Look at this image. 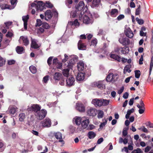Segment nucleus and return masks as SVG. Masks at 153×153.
Listing matches in <instances>:
<instances>
[{"mask_svg": "<svg viewBox=\"0 0 153 153\" xmlns=\"http://www.w3.org/2000/svg\"><path fill=\"white\" fill-rule=\"evenodd\" d=\"M137 107L138 108H143L144 109L145 108V105L143 101L141 100L140 102V104H137Z\"/></svg>", "mask_w": 153, "mask_h": 153, "instance_id": "c9c22d12", "label": "nucleus"}, {"mask_svg": "<svg viewBox=\"0 0 153 153\" xmlns=\"http://www.w3.org/2000/svg\"><path fill=\"white\" fill-rule=\"evenodd\" d=\"M78 47L79 50H84L85 49L86 46L82 43L81 40H80L78 43Z\"/></svg>", "mask_w": 153, "mask_h": 153, "instance_id": "393cba45", "label": "nucleus"}, {"mask_svg": "<svg viewBox=\"0 0 153 153\" xmlns=\"http://www.w3.org/2000/svg\"><path fill=\"white\" fill-rule=\"evenodd\" d=\"M138 129L141 130L142 131L146 133H147L149 132V131L147 129L145 128V127L144 126H142L141 127L139 128Z\"/></svg>", "mask_w": 153, "mask_h": 153, "instance_id": "4c0bfd02", "label": "nucleus"}, {"mask_svg": "<svg viewBox=\"0 0 153 153\" xmlns=\"http://www.w3.org/2000/svg\"><path fill=\"white\" fill-rule=\"evenodd\" d=\"M59 62L57 58L53 59V65H56Z\"/></svg>", "mask_w": 153, "mask_h": 153, "instance_id": "e2e57ef3", "label": "nucleus"}, {"mask_svg": "<svg viewBox=\"0 0 153 153\" xmlns=\"http://www.w3.org/2000/svg\"><path fill=\"white\" fill-rule=\"evenodd\" d=\"M77 67L79 71H83L86 67L84 63L82 61H79L77 64Z\"/></svg>", "mask_w": 153, "mask_h": 153, "instance_id": "a211bd4d", "label": "nucleus"}, {"mask_svg": "<svg viewBox=\"0 0 153 153\" xmlns=\"http://www.w3.org/2000/svg\"><path fill=\"white\" fill-rule=\"evenodd\" d=\"M139 109L138 110V112L139 114H142L144 113L145 110V108L144 109L143 108H139Z\"/></svg>", "mask_w": 153, "mask_h": 153, "instance_id": "69168bd1", "label": "nucleus"}, {"mask_svg": "<svg viewBox=\"0 0 153 153\" xmlns=\"http://www.w3.org/2000/svg\"><path fill=\"white\" fill-rule=\"evenodd\" d=\"M118 78L117 74L114 75L113 73H111L107 76L106 80L108 82H114Z\"/></svg>", "mask_w": 153, "mask_h": 153, "instance_id": "0eeeda50", "label": "nucleus"}, {"mask_svg": "<svg viewBox=\"0 0 153 153\" xmlns=\"http://www.w3.org/2000/svg\"><path fill=\"white\" fill-rule=\"evenodd\" d=\"M140 5H139L138 6V8L136 9L135 11V15H139L140 13Z\"/></svg>", "mask_w": 153, "mask_h": 153, "instance_id": "6e6d98bb", "label": "nucleus"}, {"mask_svg": "<svg viewBox=\"0 0 153 153\" xmlns=\"http://www.w3.org/2000/svg\"><path fill=\"white\" fill-rule=\"evenodd\" d=\"M109 13L111 16L112 17H115L118 15V11L117 9H113L110 11Z\"/></svg>", "mask_w": 153, "mask_h": 153, "instance_id": "5701e85b", "label": "nucleus"}, {"mask_svg": "<svg viewBox=\"0 0 153 153\" xmlns=\"http://www.w3.org/2000/svg\"><path fill=\"white\" fill-rule=\"evenodd\" d=\"M104 80L98 81L95 82L94 85L99 88L100 89H105V85L104 83Z\"/></svg>", "mask_w": 153, "mask_h": 153, "instance_id": "4468645a", "label": "nucleus"}, {"mask_svg": "<svg viewBox=\"0 0 153 153\" xmlns=\"http://www.w3.org/2000/svg\"><path fill=\"white\" fill-rule=\"evenodd\" d=\"M104 115L103 112L101 110H99L98 112L97 117L98 118H102Z\"/></svg>", "mask_w": 153, "mask_h": 153, "instance_id": "79ce46f5", "label": "nucleus"}, {"mask_svg": "<svg viewBox=\"0 0 153 153\" xmlns=\"http://www.w3.org/2000/svg\"><path fill=\"white\" fill-rule=\"evenodd\" d=\"M80 13H79L77 11H73L71 12L70 15L71 16H72L73 17H75L77 15H79V16L80 14Z\"/></svg>", "mask_w": 153, "mask_h": 153, "instance_id": "58836bf2", "label": "nucleus"}, {"mask_svg": "<svg viewBox=\"0 0 153 153\" xmlns=\"http://www.w3.org/2000/svg\"><path fill=\"white\" fill-rule=\"evenodd\" d=\"M82 122L81 123L82 127L83 128H86L89 123V119L87 117H82Z\"/></svg>", "mask_w": 153, "mask_h": 153, "instance_id": "9d476101", "label": "nucleus"}, {"mask_svg": "<svg viewBox=\"0 0 153 153\" xmlns=\"http://www.w3.org/2000/svg\"><path fill=\"white\" fill-rule=\"evenodd\" d=\"M147 33H144L143 31H140V35L141 36H146V39L147 38V36H146Z\"/></svg>", "mask_w": 153, "mask_h": 153, "instance_id": "bf43d9fd", "label": "nucleus"}, {"mask_svg": "<svg viewBox=\"0 0 153 153\" xmlns=\"http://www.w3.org/2000/svg\"><path fill=\"white\" fill-rule=\"evenodd\" d=\"M54 136L57 140H59V142H62L63 141L62 140V134L61 133L59 132L55 133L54 134Z\"/></svg>", "mask_w": 153, "mask_h": 153, "instance_id": "4be33fe9", "label": "nucleus"}, {"mask_svg": "<svg viewBox=\"0 0 153 153\" xmlns=\"http://www.w3.org/2000/svg\"><path fill=\"white\" fill-rule=\"evenodd\" d=\"M52 11L54 16L55 17H57L58 16V13L56 10L55 9H53L52 10Z\"/></svg>", "mask_w": 153, "mask_h": 153, "instance_id": "680f3d73", "label": "nucleus"}, {"mask_svg": "<svg viewBox=\"0 0 153 153\" xmlns=\"http://www.w3.org/2000/svg\"><path fill=\"white\" fill-rule=\"evenodd\" d=\"M31 6L33 7H35L37 11L42 10L44 9V4L42 1H35L34 2L31 4Z\"/></svg>", "mask_w": 153, "mask_h": 153, "instance_id": "20e7f679", "label": "nucleus"}, {"mask_svg": "<svg viewBox=\"0 0 153 153\" xmlns=\"http://www.w3.org/2000/svg\"><path fill=\"white\" fill-rule=\"evenodd\" d=\"M24 50V48L22 47L17 46L16 48L17 52L19 54L21 53Z\"/></svg>", "mask_w": 153, "mask_h": 153, "instance_id": "473e14b6", "label": "nucleus"}, {"mask_svg": "<svg viewBox=\"0 0 153 153\" xmlns=\"http://www.w3.org/2000/svg\"><path fill=\"white\" fill-rule=\"evenodd\" d=\"M71 58V59L73 58V59H71L70 61H69V63H68L66 66V67L67 68L65 69L62 71L63 75L66 77H68L70 76L69 74L70 69H71L73 66L74 64L75 63L74 59L75 60L76 59V57H74V56H72Z\"/></svg>", "mask_w": 153, "mask_h": 153, "instance_id": "f03ea898", "label": "nucleus"}, {"mask_svg": "<svg viewBox=\"0 0 153 153\" xmlns=\"http://www.w3.org/2000/svg\"><path fill=\"white\" fill-rule=\"evenodd\" d=\"M125 16L123 14H120V15L117 18V19L118 20L120 21L124 18Z\"/></svg>", "mask_w": 153, "mask_h": 153, "instance_id": "13d9d810", "label": "nucleus"}, {"mask_svg": "<svg viewBox=\"0 0 153 153\" xmlns=\"http://www.w3.org/2000/svg\"><path fill=\"white\" fill-rule=\"evenodd\" d=\"M84 4L83 1H80L79 4L76 6V11H77L79 13H80L82 11L84 8Z\"/></svg>", "mask_w": 153, "mask_h": 153, "instance_id": "f8f14e48", "label": "nucleus"}, {"mask_svg": "<svg viewBox=\"0 0 153 153\" xmlns=\"http://www.w3.org/2000/svg\"><path fill=\"white\" fill-rule=\"evenodd\" d=\"M100 2V0H93L92 5L94 7L97 6H98Z\"/></svg>", "mask_w": 153, "mask_h": 153, "instance_id": "f704fd0d", "label": "nucleus"}, {"mask_svg": "<svg viewBox=\"0 0 153 153\" xmlns=\"http://www.w3.org/2000/svg\"><path fill=\"white\" fill-rule=\"evenodd\" d=\"M136 20L140 25H142L144 23V21L142 19H140L138 17L136 18Z\"/></svg>", "mask_w": 153, "mask_h": 153, "instance_id": "09e8293b", "label": "nucleus"}, {"mask_svg": "<svg viewBox=\"0 0 153 153\" xmlns=\"http://www.w3.org/2000/svg\"><path fill=\"white\" fill-rule=\"evenodd\" d=\"M85 78V74L82 73H79L76 77V79L78 81H82L84 80Z\"/></svg>", "mask_w": 153, "mask_h": 153, "instance_id": "b1692460", "label": "nucleus"}, {"mask_svg": "<svg viewBox=\"0 0 153 153\" xmlns=\"http://www.w3.org/2000/svg\"><path fill=\"white\" fill-rule=\"evenodd\" d=\"M124 32L126 36L130 38H131L134 36V34L130 28L127 25L125 26Z\"/></svg>", "mask_w": 153, "mask_h": 153, "instance_id": "6e6552de", "label": "nucleus"}, {"mask_svg": "<svg viewBox=\"0 0 153 153\" xmlns=\"http://www.w3.org/2000/svg\"><path fill=\"white\" fill-rule=\"evenodd\" d=\"M146 126H149L150 128H153V123H152L150 122H148Z\"/></svg>", "mask_w": 153, "mask_h": 153, "instance_id": "774afa93", "label": "nucleus"}, {"mask_svg": "<svg viewBox=\"0 0 153 153\" xmlns=\"http://www.w3.org/2000/svg\"><path fill=\"white\" fill-rule=\"evenodd\" d=\"M143 152L141 149L139 148H137L136 149L133 150L131 153H143Z\"/></svg>", "mask_w": 153, "mask_h": 153, "instance_id": "a18cd8bd", "label": "nucleus"}, {"mask_svg": "<svg viewBox=\"0 0 153 153\" xmlns=\"http://www.w3.org/2000/svg\"><path fill=\"white\" fill-rule=\"evenodd\" d=\"M82 120V118L76 116L73 119V122L77 126L79 125Z\"/></svg>", "mask_w": 153, "mask_h": 153, "instance_id": "6ab92c4d", "label": "nucleus"}, {"mask_svg": "<svg viewBox=\"0 0 153 153\" xmlns=\"http://www.w3.org/2000/svg\"><path fill=\"white\" fill-rule=\"evenodd\" d=\"M131 65H126L124 68L123 73L126 74L127 72L130 73L131 71L130 68H131Z\"/></svg>", "mask_w": 153, "mask_h": 153, "instance_id": "cd10ccee", "label": "nucleus"}, {"mask_svg": "<svg viewBox=\"0 0 153 153\" xmlns=\"http://www.w3.org/2000/svg\"><path fill=\"white\" fill-rule=\"evenodd\" d=\"M102 121L103 122L101 123L100 126V128H102L106 124L107 120L106 119H103Z\"/></svg>", "mask_w": 153, "mask_h": 153, "instance_id": "49530a36", "label": "nucleus"}, {"mask_svg": "<svg viewBox=\"0 0 153 153\" xmlns=\"http://www.w3.org/2000/svg\"><path fill=\"white\" fill-rule=\"evenodd\" d=\"M75 81L74 78L72 76H70L69 78L66 79V84L68 85L71 86L73 85L74 81Z\"/></svg>", "mask_w": 153, "mask_h": 153, "instance_id": "f3484780", "label": "nucleus"}, {"mask_svg": "<svg viewBox=\"0 0 153 153\" xmlns=\"http://www.w3.org/2000/svg\"><path fill=\"white\" fill-rule=\"evenodd\" d=\"M53 58V56L50 57L47 60V63L48 65H50L51 64L52 60Z\"/></svg>", "mask_w": 153, "mask_h": 153, "instance_id": "052dcab7", "label": "nucleus"}, {"mask_svg": "<svg viewBox=\"0 0 153 153\" xmlns=\"http://www.w3.org/2000/svg\"><path fill=\"white\" fill-rule=\"evenodd\" d=\"M120 42L123 45H128L130 43L128 39L126 37H121L119 39Z\"/></svg>", "mask_w": 153, "mask_h": 153, "instance_id": "dca6fc26", "label": "nucleus"}, {"mask_svg": "<svg viewBox=\"0 0 153 153\" xmlns=\"http://www.w3.org/2000/svg\"><path fill=\"white\" fill-rule=\"evenodd\" d=\"M134 111V109L133 108H132L131 109L128 110L127 111V114L125 116L126 118L127 119H128L130 115L131 114L133 113Z\"/></svg>", "mask_w": 153, "mask_h": 153, "instance_id": "c756f323", "label": "nucleus"}, {"mask_svg": "<svg viewBox=\"0 0 153 153\" xmlns=\"http://www.w3.org/2000/svg\"><path fill=\"white\" fill-rule=\"evenodd\" d=\"M29 69L31 72L33 74H35L36 72V68L33 65H31Z\"/></svg>", "mask_w": 153, "mask_h": 153, "instance_id": "e433bc0d", "label": "nucleus"}, {"mask_svg": "<svg viewBox=\"0 0 153 153\" xmlns=\"http://www.w3.org/2000/svg\"><path fill=\"white\" fill-rule=\"evenodd\" d=\"M5 59L0 56V66H3L5 64Z\"/></svg>", "mask_w": 153, "mask_h": 153, "instance_id": "37998d69", "label": "nucleus"}, {"mask_svg": "<svg viewBox=\"0 0 153 153\" xmlns=\"http://www.w3.org/2000/svg\"><path fill=\"white\" fill-rule=\"evenodd\" d=\"M0 7L2 9H8L11 10L14 8V7H11V6L5 4L0 5Z\"/></svg>", "mask_w": 153, "mask_h": 153, "instance_id": "bb28decb", "label": "nucleus"}, {"mask_svg": "<svg viewBox=\"0 0 153 153\" xmlns=\"http://www.w3.org/2000/svg\"><path fill=\"white\" fill-rule=\"evenodd\" d=\"M92 103L96 107H100L102 106H105L108 105L109 103V101L102 99H95L92 100Z\"/></svg>", "mask_w": 153, "mask_h": 153, "instance_id": "7ed1b4c3", "label": "nucleus"}, {"mask_svg": "<svg viewBox=\"0 0 153 153\" xmlns=\"http://www.w3.org/2000/svg\"><path fill=\"white\" fill-rule=\"evenodd\" d=\"M65 58L63 59L62 60L63 62H65L68 59V56L66 54L64 55Z\"/></svg>", "mask_w": 153, "mask_h": 153, "instance_id": "0e129e2a", "label": "nucleus"}, {"mask_svg": "<svg viewBox=\"0 0 153 153\" xmlns=\"http://www.w3.org/2000/svg\"><path fill=\"white\" fill-rule=\"evenodd\" d=\"M87 9L85 6L83 10L80 12L79 17V20L86 24H91L93 22L91 14L86 11Z\"/></svg>", "mask_w": 153, "mask_h": 153, "instance_id": "f257e3e1", "label": "nucleus"}, {"mask_svg": "<svg viewBox=\"0 0 153 153\" xmlns=\"http://www.w3.org/2000/svg\"><path fill=\"white\" fill-rule=\"evenodd\" d=\"M135 74V77L137 78H138L140 75V71L139 70H136L134 71Z\"/></svg>", "mask_w": 153, "mask_h": 153, "instance_id": "de8ad7c7", "label": "nucleus"}, {"mask_svg": "<svg viewBox=\"0 0 153 153\" xmlns=\"http://www.w3.org/2000/svg\"><path fill=\"white\" fill-rule=\"evenodd\" d=\"M19 121H23L25 118V114L23 113H21L19 114Z\"/></svg>", "mask_w": 153, "mask_h": 153, "instance_id": "ea45409f", "label": "nucleus"}, {"mask_svg": "<svg viewBox=\"0 0 153 153\" xmlns=\"http://www.w3.org/2000/svg\"><path fill=\"white\" fill-rule=\"evenodd\" d=\"M12 23V22H6L4 23V26L6 27V28H8L9 26Z\"/></svg>", "mask_w": 153, "mask_h": 153, "instance_id": "4d7b16f0", "label": "nucleus"}, {"mask_svg": "<svg viewBox=\"0 0 153 153\" xmlns=\"http://www.w3.org/2000/svg\"><path fill=\"white\" fill-rule=\"evenodd\" d=\"M42 27L45 29H48L49 28V26L48 23H44L42 24Z\"/></svg>", "mask_w": 153, "mask_h": 153, "instance_id": "3c124183", "label": "nucleus"}, {"mask_svg": "<svg viewBox=\"0 0 153 153\" xmlns=\"http://www.w3.org/2000/svg\"><path fill=\"white\" fill-rule=\"evenodd\" d=\"M16 111V108L14 107H11L9 109V112L10 113L14 114Z\"/></svg>", "mask_w": 153, "mask_h": 153, "instance_id": "c03bdc74", "label": "nucleus"}, {"mask_svg": "<svg viewBox=\"0 0 153 153\" xmlns=\"http://www.w3.org/2000/svg\"><path fill=\"white\" fill-rule=\"evenodd\" d=\"M103 141V138L102 137H101L97 141V144H100L102 143Z\"/></svg>", "mask_w": 153, "mask_h": 153, "instance_id": "338daca9", "label": "nucleus"}, {"mask_svg": "<svg viewBox=\"0 0 153 153\" xmlns=\"http://www.w3.org/2000/svg\"><path fill=\"white\" fill-rule=\"evenodd\" d=\"M110 57L111 58L114 59L115 60L120 62L121 60V58L119 56L115 54L111 53Z\"/></svg>", "mask_w": 153, "mask_h": 153, "instance_id": "7c9ffc66", "label": "nucleus"}, {"mask_svg": "<svg viewBox=\"0 0 153 153\" xmlns=\"http://www.w3.org/2000/svg\"><path fill=\"white\" fill-rule=\"evenodd\" d=\"M69 23L72 25H74L75 26H79V23L77 19L75 20L74 22H70Z\"/></svg>", "mask_w": 153, "mask_h": 153, "instance_id": "a19ab883", "label": "nucleus"}, {"mask_svg": "<svg viewBox=\"0 0 153 153\" xmlns=\"http://www.w3.org/2000/svg\"><path fill=\"white\" fill-rule=\"evenodd\" d=\"M42 126L44 127H50L51 125V122L48 118H46L41 123Z\"/></svg>", "mask_w": 153, "mask_h": 153, "instance_id": "9b49d317", "label": "nucleus"}, {"mask_svg": "<svg viewBox=\"0 0 153 153\" xmlns=\"http://www.w3.org/2000/svg\"><path fill=\"white\" fill-rule=\"evenodd\" d=\"M76 108L79 112H83L85 111V108L84 106L81 103H76Z\"/></svg>", "mask_w": 153, "mask_h": 153, "instance_id": "2eb2a0df", "label": "nucleus"}, {"mask_svg": "<svg viewBox=\"0 0 153 153\" xmlns=\"http://www.w3.org/2000/svg\"><path fill=\"white\" fill-rule=\"evenodd\" d=\"M62 75L61 73L56 72L54 75V79L56 80H60L62 77Z\"/></svg>", "mask_w": 153, "mask_h": 153, "instance_id": "c85d7f7f", "label": "nucleus"}, {"mask_svg": "<svg viewBox=\"0 0 153 153\" xmlns=\"http://www.w3.org/2000/svg\"><path fill=\"white\" fill-rule=\"evenodd\" d=\"M91 45H90L95 46L97 43V40L96 39H95L91 41Z\"/></svg>", "mask_w": 153, "mask_h": 153, "instance_id": "5fc2aeb1", "label": "nucleus"}, {"mask_svg": "<svg viewBox=\"0 0 153 153\" xmlns=\"http://www.w3.org/2000/svg\"><path fill=\"white\" fill-rule=\"evenodd\" d=\"M20 42H22L23 44L25 46L29 44V41L26 36H20L19 39Z\"/></svg>", "mask_w": 153, "mask_h": 153, "instance_id": "ddd939ff", "label": "nucleus"}, {"mask_svg": "<svg viewBox=\"0 0 153 153\" xmlns=\"http://www.w3.org/2000/svg\"><path fill=\"white\" fill-rule=\"evenodd\" d=\"M31 47L34 49H36L39 47L38 45L37 44L36 40L31 38Z\"/></svg>", "mask_w": 153, "mask_h": 153, "instance_id": "a878e982", "label": "nucleus"}, {"mask_svg": "<svg viewBox=\"0 0 153 153\" xmlns=\"http://www.w3.org/2000/svg\"><path fill=\"white\" fill-rule=\"evenodd\" d=\"M22 19L24 22V28L26 30L27 29V22L29 19V16L28 15L24 16H22Z\"/></svg>", "mask_w": 153, "mask_h": 153, "instance_id": "412c9836", "label": "nucleus"}, {"mask_svg": "<svg viewBox=\"0 0 153 153\" xmlns=\"http://www.w3.org/2000/svg\"><path fill=\"white\" fill-rule=\"evenodd\" d=\"M47 111L45 109L40 110L38 112L35 113V115L38 120H42L45 118L47 114Z\"/></svg>", "mask_w": 153, "mask_h": 153, "instance_id": "39448f33", "label": "nucleus"}, {"mask_svg": "<svg viewBox=\"0 0 153 153\" xmlns=\"http://www.w3.org/2000/svg\"><path fill=\"white\" fill-rule=\"evenodd\" d=\"M41 109V107L39 105L36 104L31 105L30 106H29L27 110L29 111H34L35 113L38 112Z\"/></svg>", "mask_w": 153, "mask_h": 153, "instance_id": "423d86ee", "label": "nucleus"}, {"mask_svg": "<svg viewBox=\"0 0 153 153\" xmlns=\"http://www.w3.org/2000/svg\"><path fill=\"white\" fill-rule=\"evenodd\" d=\"M52 16V13L51 10H48L45 13V19L46 20H48L51 18Z\"/></svg>", "mask_w": 153, "mask_h": 153, "instance_id": "aec40b11", "label": "nucleus"}, {"mask_svg": "<svg viewBox=\"0 0 153 153\" xmlns=\"http://www.w3.org/2000/svg\"><path fill=\"white\" fill-rule=\"evenodd\" d=\"M17 0H11L10 1V2L12 6L11 7H14L16 5L17 3Z\"/></svg>", "mask_w": 153, "mask_h": 153, "instance_id": "603ef678", "label": "nucleus"}, {"mask_svg": "<svg viewBox=\"0 0 153 153\" xmlns=\"http://www.w3.org/2000/svg\"><path fill=\"white\" fill-rule=\"evenodd\" d=\"M88 137L90 139H93L94 138L96 135V134L92 131H89L88 133Z\"/></svg>", "mask_w": 153, "mask_h": 153, "instance_id": "2f4dec72", "label": "nucleus"}, {"mask_svg": "<svg viewBox=\"0 0 153 153\" xmlns=\"http://www.w3.org/2000/svg\"><path fill=\"white\" fill-rule=\"evenodd\" d=\"M129 51V48L128 47H125L121 50V52L123 54H126L128 53Z\"/></svg>", "mask_w": 153, "mask_h": 153, "instance_id": "72a5a7b5", "label": "nucleus"}, {"mask_svg": "<svg viewBox=\"0 0 153 153\" xmlns=\"http://www.w3.org/2000/svg\"><path fill=\"white\" fill-rule=\"evenodd\" d=\"M97 113V110L95 108H90L87 111V114L90 116H95Z\"/></svg>", "mask_w": 153, "mask_h": 153, "instance_id": "1a4fd4ad", "label": "nucleus"}, {"mask_svg": "<svg viewBox=\"0 0 153 153\" xmlns=\"http://www.w3.org/2000/svg\"><path fill=\"white\" fill-rule=\"evenodd\" d=\"M49 76H46L43 79V82L44 83H47L49 80Z\"/></svg>", "mask_w": 153, "mask_h": 153, "instance_id": "8fccbe9b", "label": "nucleus"}, {"mask_svg": "<svg viewBox=\"0 0 153 153\" xmlns=\"http://www.w3.org/2000/svg\"><path fill=\"white\" fill-rule=\"evenodd\" d=\"M42 24V22L40 19H37L36 20V26H39Z\"/></svg>", "mask_w": 153, "mask_h": 153, "instance_id": "864d4df0", "label": "nucleus"}]
</instances>
